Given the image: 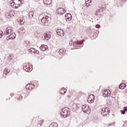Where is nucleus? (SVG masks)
I'll list each match as a JSON object with an SVG mask.
<instances>
[{
  "instance_id": "f257e3e1",
  "label": "nucleus",
  "mask_w": 127,
  "mask_h": 127,
  "mask_svg": "<svg viewBox=\"0 0 127 127\" xmlns=\"http://www.w3.org/2000/svg\"><path fill=\"white\" fill-rule=\"evenodd\" d=\"M70 115H71V112H70V110L67 108L63 109L61 113V116L63 118H67V117H69Z\"/></svg>"
},
{
  "instance_id": "f03ea898",
  "label": "nucleus",
  "mask_w": 127,
  "mask_h": 127,
  "mask_svg": "<svg viewBox=\"0 0 127 127\" xmlns=\"http://www.w3.org/2000/svg\"><path fill=\"white\" fill-rule=\"evenodd\" d=\"M82 111L83 113L87 114V115H89L91 113V108H90V106L87 104L82 105Z\"/></svg>"
},
{
  "instance_id": "7ed1b4c3",
  "label": "nucleus",
  "mask_w": 127,
  "mask_h": 127,
  "mask_svg": "<svg viewBox=\"0 0 127 127\" xmlns=\"http://www.w3.org/2000/svg\"><path fill=\"white\" fill-rule=\"evenodd\" d=\"M23 69L26 72H30L32 70V65L30 64H25L23 65Z\"/></svg>"
},
{
  "instance_id": "20e7f679",
  "label": "nucleus",
  "mask_w": 127,
  "mask_h": 127,
  "mask_svg": "<svg viewBox=\"0 0 127 127\" xmlns=\"http://www.w3.org/2000/svg\"><path fill=\"white\" fill-rule=\"evenodd\" d=\"M8 62L10 64H13L16 62V59H14L13 55H10L8 58Z\"/></svg>"
},
{
  "instance_id": "39448f33",
  "label": "nucleus",
  "mask_w": 127,
  "mask_h": 127,
  "mask_svg": "<svg viewBox=\"0 0 127 127\" xmlns=\"http://www.w3.org/2000/svg\"><path fill=\"white\" fill-rule=\"evenodd\" d=\"M102 115L103 116H107L110 114V109L109 108H103L101 112Z\"/></svg>"
},
{
  "instance_id": "423d86ee",
  "label": "nucleus",
  "mask_w": 127,
  "mask_h": 127,
  "mask_svg": "<svg viewBox=\"0 0 127 127\" xmlns=\"http://www.w3.org/2000/svg\"><path fill=\"white\" fill-rule=\"evenodd\" d=\"M94 101H95V96L93 94H91L89 96V97L87 99V101L88 103H94Z\"/></svg>"
},
{
  "instance_id": "0eeeda50",
  "label": "nucleus",
  "mask_w": 127,
  "mask_h": 127,
  "mask_svg": "<svg viewBox=\"0 0 127 127\" xmlns=\"http://www.w3.org/2000/svg\"><path fill=\"white\" fill-rule=\"evenodd\" d=\"M51 33L47 32L44 34V40H49L50 37H51Z\"/></svg>"
},
{
  "instance_id": "6e6552de",
  "label": "nucleus",
  "mask_w": 127,
  "mask_h": 127,
  "mask_svg": "<svg viewBox=\"0 0 127 127\" xmlns=\"http://www.w3.org/2000/svg\"><path fill=\"white\" fill-rule=\"evenodd\" d=\"M66 12V10L63 8H58L57 10V13L58 14H64Z\"/></svg>"
},
{
  "instance_id": "1a4fd4ad",
  "label": "nucleus",
  "mask_w": 127,
  "mask_h": 127,
  "mask_svg": "<svg viewBox=\"0 0 127 127\" xmlns=\"http://www.w3.org/2000/svg\"><path fill=\"white\" fill-rule=\"evenodd\" d=\"M34 84L33 83H29L26 85V90H29V91L32 90V89H34Z\"/></svg>"
},
{
  "instance_id": "9d476101",
  "label": "nucleus",
  "mask_w": 127,
  "mask_h": 127,
  "mask_svg": "<svg viewBox=\"0 0 127 127\" xmlns=\"http://www.w3.org/2000/svg\"><path fill=\"white\" fill-rule=\"evenodd\" d=\"M104 97H110L111 96V91L110 90H106L103 92Z\"/></svg>"
},
{
  "instance_id": "9b49d317",
  "label": "nucleus",
  "mask_w": 127,
  "mask_h": 127,
  "mask_svg": "<svg viewBox=\"0 0 127 127\" xmlns=\"http://www.w3.org/2000/svg\"><path fill=\"white\" fill-rule=\"evenodd\" d=\"M66 21H70L72 20V15L70 13H67L65 16Z\"/></svg>"
},
{
  "instance_id": "f8f14e48",
  "label": "nucleus",
  "mask_w": 127,
  "mask_h": 127,
  "mask_svg": "<svg viewBox=\"0 0 127 127\" xmlns=\"http://www.w3.org/2000/svg\"><path fill=\"white\" fill-rule=\"evenodd\" d=\"M12 31V28L10 27H8L6 28L4 34H9V33H11Z\"/></svg>"
},
{
  "instance_id": "ddd939ff",
  "label": "nucleus",
  "mask_w": 127,
  "mask_h": 127,
  "mask_svg": "<svg viewBox=\"0 0 127 127\" xmlns=\"http://www.w3.org/2000/svg\"><path fill=\"white\" fill-rule=\"evenodd\" d=\"M58 35L63 36L64 35V31L61 29H59L57 30Z\"/></svg>"
},
{
  "instance_id": "4468645a",
  "label": "nucleus",
  "mask_w": 127,
  "mask_h": 127,
  "mask_svg": "<svg viewBox=\"0 0 127 127\" xmlns=\"http://www.w3.org/2000/svg\"><path fill=\"white\" fill-rule=\"evenodd\" d=\"M15 38V34L14 33H11L9 36L7 37L6 39L9 40V39H14Z\"/></svg>"
},
{
  "instance_id": "2eb2a0df",
  "label": "nucleus",
  "mask_w": 127,
  "mask_h": 127,
  "mask_svg": "<svg viewBox=\"0 0 127 127\" xmlns=\"http://www.w3.org/2000/svg\"><path fill=\"white\" fill-rule=\"evenodd\" d=\"M40 49L41 50H42V51H46V50L48 49V47L47 46V45H42L40 46Z\"/></svg>"
},
{
  "instance_id": "dca6fc26",
  "label": "nucleus",
  "mask_w": 127,
  "mask_h": 127,
  "mask_svg": "<svg viewBox=\"0 0 127 127\" xmlns=\"http://www.w3.org/2000/svg\"><path fill=\"white\" fill-rule=\"evenodd\" d=\"M84 40H81V41H76L73 42V44L75 46L77 45H81V44H83V42H84Z\"/></svg>"
},
{
  "instance_id": "f3484780",
  "label": "nucleus",
  "mask_w": 127,
  "mask_h": 127,
  "mask_svg": "<svg viewBox=\"0 0 127 127\" xmlns=\"http://www.w3.org/2000/svg\"><path fill=\"white\" fill-rule=\"evenodd\" d=\"M41 22L44 25H47L48 24V20H47V18L44 17L41 19Z\"/></svg>"
},
{
  "instance_id": "a211bd4d",
  "label": "nucleus",
  "mask_w": 127,
  "mask_h": 127,
  "mask_svg": "<svg viewBox=\"0 0 127 127\" xmlns=\"http://www.w3.org/2000/svg\"><path fill=\"white\" fill-rule=\"evenodd\" d=\"M66 92H67V89L65 88H63L60 90V93L61 94V95H64Z\"/></svg>"
},
{
  "instance_id": "6ab92c4d",
  "label": "nucleus",
  "mask_w": 127,
  "mask_h": 127,
  "mask_svg": "<svg viewBox=\"0 0 127 127\" xmlns=\"http://www.w3.org/2000/svg\"><path fill=\"white\" fill-rule=\"evenodd\" d=\"M43 1L45 4L48 5L51 4V2H52V0H43Z\"/></svg>"
},
{
  "instance_id": "aec40b11",
  "label": "nucleus",
  "mask_w": 127,
  "mask_h": 127,
  "mask_svg": "<svg viewBox=\"0 0 127 127\" xmlns=\"http://www.w3.org/2000/svg\"><path fill=\"white\" fill-rule=\"evenodd\" d=\"M66 52V50L64 49H61L59 50V53L60 55H64Z\"/></svg>"
},
{
  "instance_id": "412c9836",
  "label": "nucleus",
  "mask_w": 127,
  "mask_h": 127,
  "mask_svg": "<svg viewBox=\"0 0 127 127\" xmlns=\"http://www.w3.org/2000/svg\"><path fill=\"white\" fill-rule=\"evenodd\" d=\"M126 87L127 84H126V83H121L119 86L120 89H121L122 90H124V89H125V88H126Z\"/></svg>"
},
{
  "instance_id": "4be33fe9",
  "label": "nucleus",
  "mask_w": 127,
  "mask_h": 127,
  "mask_svg": "<svg viewBox=\"0 0 127 127\" xmlns=\"http://www.w3.org/2000/svg\"><path fill=\"white\" fill-rule=\"evenodd\" d=\"M85 4L86 6H89L92 4V1L91 0H88L85 2Z\"/></svg>"
},
{
  "instance_id": "5701e85b",
  "label": "nucleus",
  "mask_w": 127,
  "mask_h": 127,
  "mask_svg": "<svg viewBox=\"0 0 127 127\" xmlns=\"http://www.w3.org/2000/svg\"><path fill=\"white\" fill-rule=\"evenodd\" d=\"M121 112L123 115H125L126 114V112H127V107H124V110L123 111L121 110Z\"/></svg>"
},
{
  "instance_id": "b1692460",
  "label": "nucleus",
  "mask_w": 127,
  "mask_h": 127,
  "mask_svg": "<svg viewBox=\"0 0 127 127\" xmlns=\"http://www.w3.org/2000/svg\"><path fill=\"white\" fill-rule=\"evenodd\" d=\"M5 15L7 18H11V15H10V14L9 12H6Z\"/></svg>"
},
{
  "instance_id": "393cba45",
  "label": "nucleus",
  "mask_w": 127,
  "mask_h": 127,
  "mask_svg": "<svg viewBox=\"0 0 127 127\" xmlns=\"http://www.w3.org/2000/svg\"><path fill=\"white\" fill-rule=\"evenodd\" d=\"M16 98H17V101H20V100H22V96L20 95H17L16 96Z\"/></svg>"
},
{
  "instance_id": "a878e982",
  "label": "nucleus",
  "mask_w": 127,
  "mask_h": 127,
  "mask_svg": "<svg viewBox=\"0 0 127 127\" xmlns=\"http://www.w3.org/2000/svg\"><path fill=\"white\" fill-rule=\"evenodd\" d=\"M8 72H9V71H8V69H7V68H5V69H4L3 73L5 74V75H6V74L8 73Z\"/></svg>"
},
{
  "instance_id": "bb28decb",
  "label": "nucleus",
  "mask_w": 127,
  "mask_h": 127,
  "mask_svg": "<svg viewBox=\"0 0 127 127\" xmlns=\"http://www.w3.org/2000/svg\"><path fill=\"white\" fill-rule=\"evenodd\" d=\"M34 13V12H33V11H30V12L29 13V16H31V17H33Z\"/></svg>"
},
{
  "instance_id": "cd10ccee",
  "label": "nucleus",
  "mask_w": 127,
  "mask_h": 127,
  "mask_svg": "<svg viewBox=\"0 0 127 127\" xmlns=\"http://www.w3.org/2000/svg\"><path fill=\"white\" fill-rule=\"evenodd\" d=\"M50 127H57V123H53L50 126Z\"/></svg>"
},
{
  "instance_id": "c85d7f7f",
  "label": "nucleus",
  "mask_w": 127,
  "mask_h": 127,
  "mask_svg": "<svg viewBox=\"0 0 127 127\" xmlns=\"http://www.w3.org/2000/svg\"><path fill=\"white\" fill-rule=\"evenodd\" d=\"M13 4H14V6H15V7H18V6H19L20 5V4H19V3L17 4L16 3H14Z\"/></svg>"
},
{
  "instance_id": "c756f323",
  "label": "nucleus",
  "mask_w": 127,
  "mask_h": 127,
  "mask_svg": "<svg viewBox=\"0 0 127 127\" xmlns=\"http://www.w3.org/2000/svg\"><path fill=\"white\" fill-rule=\"evenodd\" d=\"M3 34V32L1 30H0V38H1V37H2Z\"/></svg>"
},
{
  "instance_id": "7c9ffc66",
  "label": "nucleus",
  "mask_w": 127,
  "mask_h": 127,
  "mask_svg": "<svg viewBox=\"0 0 127 127\" xmlns=\"http://www.w3.org/2000/svg\"><path fill=\"white\" fill-rule=\"evenodd\" d=\"M39 124H40V126H42V124H43V120H40L39 121Z\"/></svg>"
},
{
  "instance_id": "2f4dec72",
  "label": "nucleus",
  "mask_w": 127,
  "mask_h": 127,
  "mask_svg": "<svg viewBox=\"0 0 127 127\" xmlns=\"http://www.w3.org/2000/svg\"><path fill=\"white\" fill-rule=\"evenodd\" d=\"M95 27L96 28H100V25L99 24H97L96 26H95Z\"/></svg>"
},
{
  "instance_id": "473e14b6",
  "label": "nucleus",
  "mask_w": 127,
  "mask_h": 127,
  "mask_svg": "<svg viewBox=\"0 0 127 127\" xmlns=\"http://www.w3.org/2000/svg\"><path fill=\"white\" fill-rule=\"evenodd\" d=\"M20 23L21 24H23V23H24V22H23L22 21H20Z\"/></svg>"
},
{
  "instance_id": "72a5a7b5",
  "label": "nucleus",
  "mask_w": 127,
  "mask_h": 127,
  "mask_svg": "<svg viewBox=\"0 0 127 127\" xmlns=\"http://www.w3.org/2000/svg\"><path fill=\"white\" fill-rule=\"evenodd\" d=\"M18 1H19V2H20V3H21V1L20 0H18Z\"/></svg>"
},
{
  "instance_id": "f704fd0d",
  "label": "nucleus",
  "mask_w": 127,
  "mask_h": 127,
  "mask_svg": "<svg viewBox=\"0 0 127 127\" xmlns=\"http://www.w3.org/2000/svg\"><path fill=\"white\" fill-rule=\"evenodd\" d=\"M11 4H12V3H11Z\"/></svg>"
},
{
  "instance_id": "c9c22d12",
  "label": "nucleus",
  "mask_w": 127,
  "mask_h": 127,
  "mask_svg": "<svg viewBox=\"0 0 127 127\" xmlns=\"http://www.w3.org/2000/svg\"><path fill=\"white\" fill-rule=\"evenodd\" d=\"M123 1H124V0H122Z\"/></svg>"
}]
</instances>
